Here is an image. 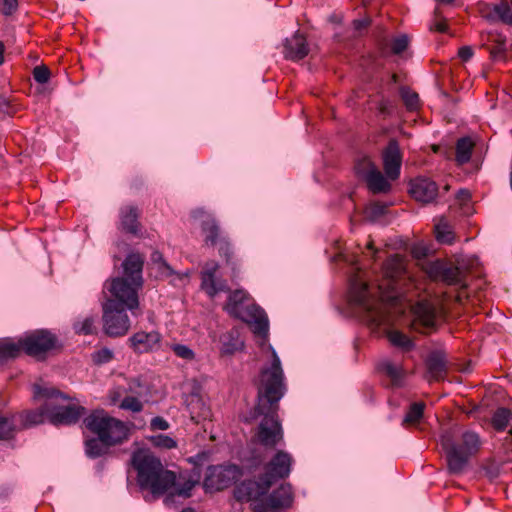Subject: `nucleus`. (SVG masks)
Instances as JSON below:
<instances>
[{"label": "nucleus", "mask_w": 512, "mask_h": 512, "mask_svg": "<svg viewBox=\"0 0 512 512\" xmlns=\"http://www.w3.org/2000/svg\"><path fill=\"white\" fill-rule=\"evenodd\" d=\"M272 351V364L261 372L258 386V401L254 408V417L262 416L257 439L265 447L273 448L283 439V430L278 419L279 401L285 393L284 375L276 351Z\"/></svg>", "instance_id": "f257e3e1"}, {"label": "nucleus", "mask_w": 512, "mask_h": 512, "mask_svg": "<svg viewBox=\"0 0 512 512\" xmlns=\"http://www.w3.org/2000/svg\"><path fill=\"white\" fill-rule=\"evenodd\" d=\"M131 462L137 471V481L142 489L149 490L154 496L166 494L164 503L171 506L175 496L188 498L196 485L191 477L164 468L160 459L147 450H137L131 457Z\"/></svg>", "instance_id": "f03ea898"}, {"label": "nucleus", "mask_w": 512, "mask_h": 512, "mask_svg": "<svg viewBox=\"0 0 512 512\" xmlns=\"http://www.w3.org/2000/svg\"><path fill=\"white\" fill-rule=\"evenodd\" d=\"M440 443L445 452L447 470L451 475L463 474L470 458L480 451L482 445L479 435L471 430L458 433L445 431L441 435Z\"/></svg>", "instance_id": "7ed1b4c3"}, {"label": "nucleus", "mask_w": 512, "mask_h": 512, "mask_svg": "<svg viewBox=\"0 0 512 512\" xmlns=\"http://www.w3.org/2000/svg\"><path fill=\"white\" fill-rule=\"evenodd\" d=\"M223 309L232 317L247 323L252 332L264 342L269 333V320L265 311L253 302L243 289L228 291Z\"/></svg>", "instance_id": "20e7f679"}, {"label": "nucleus", "mask_w": 512, "mask_h": 512, "mask_svg": "<svg viewBox=\"0 0 512 512\" xmlns=\"http://www.w3.org/2000/svg\"><path fill=\"white\" fill-rule=\"evenodd\" d=\"M34 395L45 400L47 419L53 425L75 424L85 412L84 407L77 405L60 406L61 401L70 398L54 387L35 385Z\"/></svg>", "instance_id": "39448f33"}, {"label": "nucleus", "mask_w": 512, "mask_h": 512, "mask_svg": "<svg viewBox=\"0 0 512 512\" xmlns=\"http://www.w3.org/2000/svg\"><path fill=\"white\" fill-rule=\"evenodd\" d=\"M84 425L107 446L121 444L129 437V427L123 421L110 416L104 410L93 411L85 417Z\"/></svg>", "instance_id": "423d86ee"}, {"label": "nucleus", "mask_w": 512, "mask_h": 512, "mask_svg": "<svg viewBox=\"0 0 512 512\" xmlns=\"http://www.w3.org/2000/svg\"><path fill=\"white\" fill-rule=\"evenodd\" d=\"M350 299L368 314L371 324L378 327L387 323V316L379 302L372 296L368 284L358 275L351 279Z\"/></svg>", "instance_id": "0eeeda50"}, {"label": "nucleus", "mask_w": 512, "mask_h": 512, "mask_svg": "<svg viewBox=\"0 0 512 512\" xmlns=\"http://www.w3.org/2000/svg\"><path fill=\"white\" fill-rule=\"evenodd\" d=\"M141 288L127 278H113L104 285V289L110 293L105 302H113L117 308L133 312L139 306L138 291Z\"/></svg>", "instance_id": "6e6552de"}, {"label": "nucleus", "mask_w": 512, "mask_h": 512, "mask_svg": "<svg viewBox=\"0 0 512 512\" xmlns=\"http://www.w3.org/2000/svg\"><path fill=\"white\" fill-rule=\"evenodd\" d=\"M422 269L433 281H441L447 285H455L461 288L467 286L465 271L444 260L437 259L426 262L423 264Z\"/></svg>", "instance_id": "1a4fd4ad"}, {"label": "nucleus", "mask_w": 512, "mask_h": 512, "mask_svg": "<svg viewBox=\"0 0 512 512\" xmlns=\"http://www.w3.org/2000/svg\"><path fill=\"white\" fill-rule=\"evenodd\" d=\"M406 273L404 258L398 254L389 257L382 268V279L377 284V289L382 300L392 299L390 292L396 290L397 282Z\"/></svg>", "instance_id": "9d476101"}, {"label": "nucleus", "mask_w": 512, "mask_h": 512, "mask_svg": "<svg viewBox=\"0 0 512 512\" xmlns=\"http://www.w3.org/2000/svg\"><path fill=\"white\" fill-rule=\"evenodd\" d=\"M22 351L36 359H44L56 346L57 338L47 330H36L20 337Z\"/></svg>", "instance_id": "9b49d317"}, {"label": "nucleus", "mask_w": 512, "mask_h": 512, "mask_svg": "<svg viewBox=\"0 0 512 512\" xmlns=\"http://www.w3.org/2000/svg\"><path fill=\"white\" fill-rule=\"evenodd\" d=\"M293 457L284 450H278L264 465L261 476L264 479V489H270L278 480L287 478L292 469Z\"/></svg>", "instance_id": "f8f14e48"}, {"label": "nucleus", "mask_w": 512, "mask_h": 512, "mask_svg": "<svg viewBox=\"0 0 512 512\" xmlns=\"http://www.w3.org/2000/svg\"><path fill=\"white\" fill-rule=\"evenodd\" d=\"M102 308L105 333L112 337L125 335L130 328V320L126 310L117 308L113 302H104Z\"/></svg>", "instance_id": "ddd939ff"}, {"label": "nucleus", "mask_w": 512, "mask_h": 512, "mask_svg": "<svg viewBox=\"0 0 512 512\" xmlns=\"http://www.w3.org/2000/svg\"><path fill=\"white\" fill-rule=\"evenodd\" d=\"M412 328L420 333H430L436 329L437 318L440 310L430 301H419L413 307Z\"/></svg>", "instance_id": "4468645a"}, {"label": "nucleus", "mask_w": 512, "mask_h": 512, "mask_svg": "<svg viewBox=\"0 0 512 512\" xmlns=\"http://www.w3.org/2000/svg\"><path fill=\"white\" fill-rule=\"evenodd\" d=\"M241 476L236 465L213 467L205 479V485L214 490H223L235 483Z\"/></svg>", "instance_id": "2eb2a0df"}, {"label": "nucleus", "mask_w": 512, "mask_h": 512, "mask_svg": "<svg viewBox=\"0 0 512 512\" xmlns=\"http://www.w3.org/2000/svg\"><path fill=\"white\" fill-rule=\"evenodd\" d=\"M218 270L217 262L208 261L201 271V289L211 298L220 292L229 291L226 280L218 277Z\"/></svg>", "instance_id": "dca6fc26"}, {"label": "nucleus", "mask_w": 512, "mask_h": 512, "mask_svg": "<svg viewBox=\"0 0 512 512\" xmlns=\"http://www.w3.org/2000/svg\"><path fill=\"white\" fill-rule=\"evenodd\" d=\"M382 161L385 176L392 181L398 179L402 164V153L395 139H391L383 150Z\"/></svg>", "instance_id": "f3484780"}, {"label": "nucleus", "mask_w": 512, "mask_h": 512, "mask_svg": "<svg viewBox=\"0 0 512 512\" xmlns=\"http://www.w3.org/2000/svg\"><path fill=\"white\" fill-rule=\"evenodd\" d=\"M410 194L418 202L428 204L438 195L436 182L426 177H418L410 183Z\"/></svg>", "instance_id": "a211bd4d"}, {"label": "nucleus", "mask_w": 512, "mask_h": 512, "mask_svg": "<svg viewBox=\"0 0 512 512\" xmlns=\"http://www.w3.org/2000/svg\"><path fill=\"white\" fill-rule=\"evenodd\" d=\"M193 217L201 221L202 232L205 234V243L215 246L220 242V239L226 238L221 235L220 227L217 221L210 214L203 209H196L193 211Z\"/></svg>", "instance_id": "6ab92c4d"}, {"label": "nucleus", "mask_w": 512, "mask_h": 512, "mask_svg": "<svg viewBox=\"0 0 512 512\" xmlns=\"http://www.w3.org/2000/svg\"><path fill=\"white\" fill-rule=\"evenodd\" d=\"M269 489H264V479L260 475L257 480H247L234 490V497L240 502H248L265 495Z\"/></svg>", "instance_id": "aec40b11"}, {"label": "nucleus", "mask_w": 512, "mask_h": 512, "mask_svg": "<svg viewBox=\"0 0 512 512\" xmlns=\"http://www.w3.org/2000/svg\"><path fill=\"white\" fill-rule=\"evenodd\" d=\"M447 354L442 350H436L429 354L426 360L427 376L429 381H440L447 373Z\"/></svg>", "instance_id": "412c9836"}, {"label": "nucleus", "mask_w": 512, "mask_h": 512, "mask_svg": "<svg viewBox=\"0 0 512 512\" xmlns=\"http://www.w3.org/2000/svg\"><path fill=\"white\" fill-rule=\"evenodd\" d=\"M144 256L139 253L129 254L122 263L123 276L128 281L134 282L137 286H143V271Z\"/></svg>", "instance_id": "4be33fe9"}, {"label": "nucleus", "mask_w": 512, "mask_h": 512, "mask_svg": "<svg viewBox=\"0 0 512 512\" xmlns=\"http://www.w3.org/2000/svg\"><path fill=\"white\" fill-rule=\"evenodd\" d=\"M161 336L156 331L137 332L129 338L130 346L136 353H147L159 348Z\"/></svg>", "instance_id": "5701e85b"}, {"label": "nucleus", "mask_w": 512, "mask_h": 512, "mask_svg": "<svg viewBox=\"0 0 512 512\" xmlns=\"http://www.w3.org/2000/svg\"><path fill=\"white\" fill-rule=\"evenodd\" d=\"M309 46L302 34L295 33L291 38H287L284 44V56L286 59L298 61L309 54Z\"/></svg>", "instance_id": "b1692460"}, {"label": "nucleus", "mask_w": 512, "mask_h": 512, "mask_svg": "<svg viewBox=\"0 0 512 512\" xmlns=\"http://www.w3.org/2000/svg\"><path fill=\"white\" fill-rule=\"evenodd\" d=\"M293 502L292 487L290 484L281 485L266 499L265 506L273 509L289 508Z\"/></svg>", "instance_id": "393cba45"}, {"label": "nucleus", "mask_w": 512, "mask_h": 512, "mask_svg": "<svg viewBox=\"0 0 512 512\" xmlns=\"http://www.w3.org/2000/svg\"><path fill=\"white\" fill-rule=\"evenodd\" d=\"M221 352L231 355L244 348V341L241 338L240 331L233 328L220 337Z\"/></svg>", "instance_id": "a878e982"}, {"label": "nucleus", "mask_w": 512, "mask_h": 512, "mask_svg": "<svg viewBox=\"0 0 512 512\" xmlns=\"http://www.w3.org/2000/svg\"><path fill=\"white\" fill-rule=\"evenodd\" d=\"M138 209L134 206H124L120 211L121 228L127 233L136 235L139 228Z\"/></svg>", "instance_id": "bb28decb"}, {"label": "nucleus", "mask_w": 512, "mask_h": 512, "mask_svg": "<svg viewBox=\"0 0 512 512\" xmlns=\"http://www.w3.org/2000/svg\"><path fill=\"white\" fill-rule=\"evenodd\" d=\"M22 352L20 338L18 340L12 338L0 339V365L18 357Z\"/></svg>", "instance_id": "cd10ccee"}, {"label": "nucleus", "mask_w": 512, "mask_h": 512, "mask_svg": "<svg viewBox=\"0 0 512 512\" xmlns=\"http://www.w3.org/2000/svg\"><path fill=\"white\" fill-rule=\"evenodd\" d=\"M388 180L389 179L376 168L364 181L373 194H379L388 193L391 190V184Z\"/></svg>", "instance_id": "c85d7f7f"}, {"label": "nucleus", "mask_w": 512, "mask_h": 512, "mask_svg": "<svg viewBox=\"0 0 512 512\" xmlns=\"http://www.w3.org/2000/svg\"><path fill=\"white\" fill-rule=\"evenodd\" d=\"M474 142L469 137L458 139L456 143V162L463 165L470 161Z\"/></svg>", "instance_id": "c756f323"}, {"label": "nucleus", "mask_w": 512, "mask_h": 512, "mask_svg": "<svg viewBox=\"0 0 512 512\" xmlns=\"http://www.w3.org/2000/svg\"><path fill=\"white\" fill-rule=\"evenodd\" d=\"M512 419V412L507 408H498L491 419L492 426L498 431L504 430Z\"/></svg>", "instance_id": "7c9ffc66"}, {"label": "nucleus", "mask_w": 512, "mask_h": 512, "mask_svg": "<svg viewBox=\"0 0 512 512\" xmlns=\"http://www.w3.org/2000/svg\"><path fill=\"white\" fill-rule=\"evenodd\" d=\"M425 404L423 402H416L410 405L407 414L403 419V425H416L423 417Z\"/></svg>", "instance_id": "2f4dec72"}, {"label": "nucleus", "mask_w": 512, "mask_h": 512, "mask_svg": "<svg viewBox=\"0 0 512 512\" xmlns=\"http://www.w3.org/2000/svg\"><path fill=\"white\" fill-rule=\"evenodd\" d=\"M376 168L377 166L367 156H363L357 159L354 166L356 174L363 180H365Z\"/></svg>", "instance_id": "473e14b6"}, {"label": "nucleus", "mask_w": 512, "mask_h": 512, "mask_svg": "<svg viewBox=\"0 0 512 512\" xmlns=\"http://www.w3.org/2000/svg\"><path fill=\"white\" fill-rule=\"evenodd\" d=\"M86 454L91 458H97L101 455H103L106 451V448L108 447L105 445L103 441L100 440L98 437L92 438L86 441Z\"/></svg>", "instance_id": "72a5a7b5"}, {"label": "nucleus", "mask_w": 512, "mask_h": 512, "mask_svg": "<svg viewBox=\"0 0 512 512\" xmlns=\"http://www.w3.org/2000/svg\"><path fill=\"white\" fill-rule=\"evenodd\" d=\"M387 336L389 341L394 346L400 347L405 350H410L413 347V342L411 341V339L400 331H390Z\"/></svg>", "instance_id": "f704fd0d"}, {"label": "nucleus", "mask_w": 512, "mask_h": 512, "mask_svg": "<svg viewBox=\"0 0 512 512\" xmlns=\"http://www.w3.org/2000/svg\"><path fill=\"white\" fill-rule=\"evenodd\" d=\"M16 426L13 417L0 416V440L10 439L14 436Z\"/></svg>", "instance_id": "c9c22d12"}, {"label": "nucleus", "mask_w": 512, "mask_h": 512, "mask_svg": "<svg viewBox=\"0 0 512 512\" xmlns=\"http://www.w3.org/2000/svg\"><path fill=\"white\" fill-rule=\"evenodd\" d=\"M47 418V411L45 409V402L43 405L34 411H28L24 415L25 425H37L43 423L44 419Z\"/></svg>", "instance_id": "e433bc0d"}, {"label": "nucleus", "mask_w": 512, "mask_h": 512, "mask_svg": "<svg viewBox=\"0 0 512 512\" xmlns=\"http://www.w3.org/2000/svg\"><path fill=\"white\" fill-rule=\"evenodd\" d=\"M401 98L409 111H414L419 107V96L416 92L408 88H401Z\"/></svg>", "instance_id": "4c0bfd02"}, {"label": "nucleus", "mask_w": 512, "mask_h": 512, "mask_svg": "<svg viewBox=\"0 0 512 512\" xmlns=\"http://www.w3.org/2000/svg\"><path fill=\"white\" fill-rule=\"evenodd\" d=\"M435 234L436 239L445 244H451L454 238L450 227L444 222H440L435 226Z\"/></svg>", "instance_id": "58836bf2"}, {"label": "nucleus", "mask_w": 512, "mask_h": 512, "mask_svg": "<svg viewBox=\"0 0 512 512\" xmlns=\"http://www.w3.org/2000/svg\"><path fill=\"white\" fill-rule=\"evenodd\" d=\"M409 43L410 40L406 34L398 35L390 42L391 52L395 55H399L408 48Z\"/></svg>", "instance_id": "ea45409f"}, {"label": "nucleus", "mask_w": 512, "mask_h": 512, "mask_svg": "<svg viewBox=\"0 0 512 512\" xmlns=\"http://www.w3.org/2000/svg\"><path fill=\"white\" fill-rule=\"evenodd\" d=\"M119 407L132 412H140L143 409V403L137 397L127 396L122 400Z\"/></svg>", "instance_id": "a19ab883"}, {"label": "nucleus", "mask_w": 512, "mask_h": 512, "mask_svg": "<svg viewBox=\"0 0 512 512\" xmlns=\"http://www.w3.org/2000/svg\"><path fill=\"white\" fill-rule=\"evenodd\" d=\"M384 372L391 378L394 384H398L402 378V369L400 366L394 365L391 362L383 364Z\"/></svg>", "instance_id": "79ce46f5"}, {"label": "nucleus", "mask_w": 512, "mask_h": 512, "mask_svg": "<svg viewBox=\"0 0 512 512\" xmlns=\"http://www.w3.org/2000/svg\"><path fill=\"white\" fill-rule=\"evenodd\" d=\"M94 318L87 317L83 321H78L74 324V329L80 334H92L94 332Z\"/></svg>", "instance_id": "37998d69"}, {"label": "nucleus", "mask_w": 512, "mask_h": 512, "mask_svg": "<svg viewBox=\"0 0 512 512\" xmlns=\"http://www.w3.org/2000/svg\"><path fill=\"white\" fill-rule=\"evenodd\" d=\"M172 351L179 357L184 360L191 361L195 358L194 351L188 347L187 345L183 344H174L172 345Z\"/></svg>", "instance_id": "c03bdc74"}, {"label": "nucleus", "mask_w": 512, "mask_h": 512, "mask_svg": "<svg viewBox=\"0 0 512 512\" xmlns=\"http://www.w3.org/2000/svg\"><path fill=\"white\" fill-rule=\"evenodd\" d=\"M50 70L46 65H38L33 69L34 80L40 84H45L50 79Z\"/></svg>", "instance_id": "a18cd8bd"}, {"label": "nucleus", "mask_w": 512, "mask_h": 512, "mask_svg": "<svg viewBox=\"0 0 512 512\" xmlns=\"http://www.w3.org/2000/svg\"><path fill=\"white\" fill-rule=\"evenodd\" d=\"M495 12L506 23L512 24V8L508 3L504 2L495 7Z\"/></svg>", "instance_id": "49530a36"}, {"label": "nucleus", "mask_w": 512, "mask_h": 512, "mask_svg": "<svg viewBox=\"0 0 512 512\" xmlns=\"http://www.w3.org/2000/svg\"><path fill=\"white\" fill-rule=\"evenodd\" d=\"M152 442L155 446L161 448L171 449L176 447V442L166 435H157L152 438Z\"/></svg>", "instance_id": "de8ad7c7"}, {"label": "nucleus", "mask_w": 512, "mask_h": 512, "mask_svg": "<svg viewBox=\"0 0 512 512\" xmlns=\"http://www.w3.org/2000/svg\"><path fill=\"white\" fill-rule=\"evenodd\" d=\"M18 9L17 0H0V12L5 16L14 14Z\"/></svg>", "instance_id": "09e8293b"}, {"label": "nucleus", "mask_w": 512, "mask_h": 512, "mask_svg": "<svg viewBox=\"0 0 512 512\" xmlns=\"http://www.w3.org/2000/svg\"><path fill=\"white\" fill-rule=\"evenodd\" d=\"M386 205L382 203H373L367 210L368 216L371 218H377L385 214Z\"/></svg>", "instance_id": "8fccbe9b"}, {"label": "nucleus", "mask_w": 512, "mask_h": 512, "mask_svg": "<svg viewBox=\"0 0 512 512\" xmlns=\"http://www.w3.org/2000/svg\"><path fill=\"white\" fill-rule=\"evenodd\" d=\"M219 244V253L220 255L224 256L227 260V262L230 261V257L232 255V249L229 241L227 238L220 239Z\"/></svg>", "instance_id": "3c124183"}, {"label": "nucleus", "mask_w": 512, "mask_h": 512, "mask_svg": "<svg viewBox=\"0 0 512 512\" xmlns=\"http://www.w3.org/2000/svg\"><path fill=\"white\" fill-rule=\"evenodd\" d=\"M113 358V353L107 348H103L95 353L94 359L98 363L109 362Z\"/></svg>", "instance_id": "603ef678"}, {"label": "nucleus", "mask_w": 512, "mask_h": 512, "mask_svg": "<svg viewBox=\"0 0 512 512\" xmlns=\"http://www.w3.org/2000/svg\"><path fill=\"white\" fill-rule=\"evenodd\" d=\"M150 428L152 430H167L169 423L164 418L157 416L151 420Z\"/></svg>", "instance_id": "864d4df0"}, {"label": "nucleus", "mask_w": 512, "mask_h": 512, "mask_svg": "<svg viewBox=\"0 0 512 512\" xmlns=\"http://www.w3.org/2000/svg\"><path fill=\"white\" fill-rule=\"evenodd\" d=\"M0 112L7 114L13 112L10 99L4 95H0Z\"/></svg>", "instance_id": "5fc2aeb1"}, {"label": "nucleus", "mask_w": 512, "mask_h": 512, "mask_svg": "<svg viewBox=\"0 0 512 512\" xmlns=\"http://www.w3.org/2000/svg\"><path fill=\"white\" fill-rule=\"evenodd\" d=\"M458 56L463 60V61H468L469 59H471V57L473 56V50L471 47L469 46H463L459 49L458 51Z\"/></svg>", "instance_id": "6e6d98bb"}, {"label": "nucleus", "mask_w": 512, "mask_h": 512, "mask_svg": "<svg viewBox=\"0 0 512 512\" xmlns=\"http://www.w3.org/2000/svg\"><path fill=\"white\" fill-rule=\"evenodd\" d=\"M369 24H370L369 18L357 19V20L353 21V26H354L355 30H357V31H361L362 29L367 28L369 26Z\"/></svg>", "instance_id": "4d7b16f0"}, {"label": "nucleus", "mask_w": 512, "mask_h": 512, "mask_svg": "<svg viewBox=\"0 0 512 512\" xmlns=\"http://www.w3.org/2000/svg\"><path fill=\"white\" fill-rule=\"evenodd\" d=\"M456 198L464 204L470 200L471 193L467 189H461L458 191Z\"/></svg>", "instance_id": "13d9d810"}, {"label": "nucleus", "mask_w": 512, "mask_h": 512, "mask_svg": "<svg viewBox=\"0 0 512 512\" xmlns=\"http://www.w3.org/2000/svg\"><path fill=\"white\" fill-rule=\"evenodd\" d=\"M431 29H434L438 32L444 33L447 31V25L444 21H439L434 24V26L431 27Z\"/></svg>", "instance_id": "bf43d9fd"}, {"label": "nucleus", "mask_w": 512, "mask_h": 512, "mask_svg": "<svg viewBox=\"0 0 512 512\" xmlns=\"http://www.w3.org/2000/svg\"><path fill=\"white\" fill-rule=\"evenodd\" d=\"M487 471V475L493 479V478H496L498 476V470L497 468H489L486 470Z\"/></svg>", "instance_id": "052dcab7"}, {"label": "nucleus", "mask_w": 512, "mask_h": 512, "mask_svg": "<svg viewBox=\"0 0 512 512\" xmlns=\"http://www.w3.org/2000/svg\"><path fill=\"white\" fill-rule=\"evenodd\" d=\"M4 52H5V45L3 42L0 41V65L4 63Z\"/></svg>", "instance_id": "680f3d73"}, {"label": "nucleus", "mask_w": 512, "mask_h": 512, "mask_svg": "<svg viewBox=\"0 0 512 512\" xmlns=\"http://www.w3.org/2000/svg\"><path fill=\"white\" fill-rule=\"evenodd\" d=\"M267 508H268V507H266V506H265V507H262V506L260 507V506H258V507H256V508H255V511H254V512H267Z\"/></svg>", "instance_id": "e2e57ef3"}, {"label": "nucleus", "mask_w": 512, "mask_h": 512, "mask_svg": "<svg viewBox=\"0 0 512 512\" xmlns=\"http://www.w3.org/2000/svg\"><path fill=\"white\" fill-rule=\"evenodd\" d=\"M182 512H196L193 508H185Z\"/></svg>", "instance_id": "0e129e2a"}, {"label": "nucleus", "mask_w": 512, "mask_h": 512, "mask_svg": "<svg viewBox=\"0 0 512 512\" xmlns=\"http://www.w3.org/2000/svg\"><path fill=\"white\" fill-rule=\"evenodd\" d=\"M392 81H393L394 83H396V82L398 81V77H397V75H396V74H393V75H392Z\"/></svg>", "instance_id": "69168bd1"}, {"label": "nucleus", "mask_w": 512, "mask_h": 512, "mask_svg": "<svg viewBox=\"0 0 512 512\" xmlns=\"http://www.w3.org/2000/svg\"><path fill=\"white\" fill-rule=\"evenodd\" d=\"M208 415H209V410H208V409H206V410L203 412L202 416H203L204 418H206Z\"/></svg>", "instance_id": "338daca9"}, {"label": "nucleus", "mask_w": 512, "mask_h": 512, "mask_svg": "<svg viewBox=\"0 0 512 512\" xmlns=\"http://www.w3.org/2000/svg\"><path fill=\"white\" fill-rule=\"evenodd\" d=\"M367 247H368L369 249H373V244H372V242H369V243H368V245H367Z\"/></svg>", "instance_id": "774afa93"}]
</instances>
